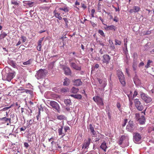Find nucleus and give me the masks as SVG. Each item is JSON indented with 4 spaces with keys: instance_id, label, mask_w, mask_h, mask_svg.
I'll return each mask as SVG.
<instances>
[{
    "instance_id": "40",
    "label": "nucleus",
    "mask_w": 154,
    "mask_h": 154,
    "mask_svg": "<svg viewBox=\"0 0 154 154\" xmlns=\"http://www.w3.org/2000/svg\"><path fill=\"white\" fill-rule=\"evenodd\" d=\"M86 154H97V152L94 150H91L89 152Z\"/></svg>"
},
{
    "instance_id": "48",
    "label": "nucleus",
    "mask_w": 154,
    "mask_h": 154,
    "mask_svg": "<svg viewBox=\"0 0 154 154\" xmlns=\"http://www.w3.org/2000/svg\"><path fill=\"white\" fill-rule=\"evenodd\" d=\"M24 146L26 147V148L27 149L29 146V145L26 142H25L24 144Z\"/></svg>"
},
{
    "instance_id": "24",
    "label": "nucleus",
    "mask_w": 154,
    "mask_h": 154,
    "mask_svg": "<svg viewBox=\"0 0 154 154\" xmlns=\"http://www.w3.org/2000/svg\"><path fill=\"white\" fill-rule=\"evenodd\" d=\"M70 96L75 98L79 99H81L82 98V96L80 94H71Z\"/></svg>"
},
{
    "instance_id": "8",
    "label": "nucleus",
    "mask_w": 154,
    "mask_h": 154,
    "mask_svg": "<svg viewBox=\"0 0 154 154\" xmlns=\"http://www.w3.org/2000/svg\"><path fill=\"white\" fill-rule=\"evenodd\" d=\"M141 139V136L140 134L137 132L134 133L133 136V140L137 143Z\"/></svg>"
},
{
    "instance_id": "1",
    "label": "nucleus",
    "mask_w": 154,
    "mask_h": 154,
    "mask_svg": "<svg viewBox=\"0 0 154 154\" xmlns=\"http://www.w3.org/2000/svg\"><path fill=\"white\" fill-rule=\"evenodd\" d=\"M117 75L121 85L123 86H125L126 85V82L125 81V78L122 72L119 70H118L117 71Z\"/></svg>"
},
{
    "instance_id": "6",
    "label": "nucleus",
    "mask_w": 154,
    "mask_h": 154,
    "mask_svg": "<svg viewBox=\"0 0 154 154\" xmlns=\"http://www.w3.org/2000/svg\"><path fill=\"white\" fill-rule=\"evenodd\" d=\"M135 129V127L133 121H130L127 126L126 129L128 131L132 132Z\"/></svg>"
},
{
    "instance_id": "19",
    "label": "nucleus",
    "mask_w": 154,
    "mask_h": 154,
    "mask_svg": "<svg viewBox=\"0 0 154 154\" xmlns=\"http://www.w3.org/2000/svg\"><path fill=\"white\" fill-rule=\"evenodd\" d=\"M0 121H3L5 122H9L10 123L11 122V119L10 118H7L5 117L2 118H0Z\"/></svg>"
},
{
    "instance_id": "16",
    "label": "nucleus",
    "mask_w": 154,
    "mask_h": 154,
    "mask_svg": "<svg viewBox=\"0 0 154 154\" xmlns=\"http://www.w3.org/2000/svg\"><path fill=\"white\" fill-rule=\"evenodd\" d=\"M70 66L73 68L74 69L78 70H80L81 68L79 66L76 65L74 63H70Z\"/></svg>"
},
{
    "instance_id": "51",
    "label": "nucleus",
    "mask_w": 154,
    "mask_h": 154,
    "mask_svg": "<svg viewBox=\"0 0 154 154\" xmlns=\"http://www.w3.org/2000/svg\"><path fill=\"white\" fill-rule=\"evenodd\" d=\"M122 138H121L119 139V145L122 144Z\"/></svg>"
},
{
    "instance_id": "30",
    "label": "nucleus",
    "mask_w": 154,
    "mask_h": 154,
    "mask_svg": "<svg viewBox=\"0 0 154 154\" xmlns=\"http://www.w3.org/2000/svg\"><path fill=\"white\" fill-rule=\"evenodd\" d=\"M59 9L65 12L69 11V10L66 7H64L63 8H60Z\"/></svg>"
},
{
    "instance_id": "60",
    "label": "nucleus",
    "mask_w": 154,
    "mask_h": 154,
    "mask_svg": "<svg viewBox=\"0 0 154 154\" xmlns=\"http://www.w3.org/2000/svg\"><path fill=\"white\" fill-rule=\"evenodd\" d=\"M151 33V32L150 31H147L146 33V35H149Z\"/></svg>"
},
{
    "instance_id": "20",
    "label": "nucleus",
    "mask_w": 154,
    "mask_h": 154,
    "mask_svg": "<svg viewBox=\"0 0 154 154\" xmlns=\"http://www.w3.org/2000/svg\"><path fill=\"white\" fill-rule=\"evenodd\" d=\"M89 129L91 132L92 133L93 135H95L96 134V132L94 131V128L93 127L92 124H90L89 125Z\"/></svg>"
},
{
    "instance_id": "12",
    "label": "nucleus",
    "mask_w": 154,
    "mask_h": 154,
    "mask_svg": "<svg viewBox=\"0 0 154 154\" xmlns=\"http://www.w3.org/2000/svg\"><path fill=\"white\" fill-rule=\"evenodd\" d=\"M140 9V8L138 6H134L133 8L129 10V12L131 13H136L138 12Z\"/></svg>"
},
{
    "instance_id": "45",
    "label": "nucleus",
    "mask_w": 154,
    "mask_h": 154,
    "mask_svg": "<svg viewBox=\"0 0 154 154\" xmlns=\"http://www.w3.org/2000/svg\"><path fill=\"white\" fill-rule=\"evenodd\" d=\"M95 10L94 9H92L91 10V15L92 17H94V14L95 12Z\"/></svg>"
},
{
    "instance_id": "7",
    "label": "nucleus",
    "mask_w": 154,
    "mask_h": 154,
    "mask_svg": "<svg viewBox=\"0 0 154 154\" xmlns=\"http://www.w3.org/2000/svg\"><path fill=\"white\" fill-rule=\"evenodd\" d=\"M15 73L14 72H9L8 73L6 76L3 78V80H7L8 82H10L15 76Z\"/></svg>"
},
{
    "instance_id": "42",
    "label": "nucleus",
    "mask_w": 154,
    "mask_h": 154,
    "mask_svg": "<svg viewBox=\"0 0 154 154\" xmlns=\"http://www.w3.org/2000/svg\"><path fill=\"white\" fill-rule=\"evenodd\" d=\"M138 94V93L137 91H135L134 93V94H133V99Z\"/></svg>"
},
{
    "instance_id": "26",
    "label": "nucleus",
    "mask_w": 154,
    "mask_h": 154,
    "mask_svg": "<svg viewBox=\"0 0 154 154\" xmlns=\"http://www.w3.org/2000/svg\"><path fill=\"white\" fill-rule=\"evenodd\" d=\"M66 118L65 116L64 115H59L57 116V119L61 120L63 119H64Z\"/></svg>"
},
{
    "instance_id": "11",
    "label": "nucleus",
    "mask_w": 154,
    "mask_h": 154,
    "mask_svg": "<svg viewBox=\"0 0 154 154\" xmlns=\"http://www.w3.org/2000/svg\"><path fill=\"white\" fill-rule=\"evenodd\" d=\"M98 81L100 84V86L104 88L106 85V79L105 78H103V79H100L99 78L98 79Z\"/></svg>"
},
{
    "instance_id": "4",
    "label": "nucleus",
    "mask_w": 154,
    "mask_h": 154,
    "mask_svg": "<svg viewBox=\"0 0 154 154\" xmlns=\"http://www.w3.org/2000/svg\"><path fill=\"white\" fill-rule=\"evenodd\" d=\"M134 103L137 109L139 111H142L144 109V106L141 104L138 99H134Z\"/></svg>"
},
{
    "instance_id": "49",
    "label": "nucleus",
    "mask_w": 154,
    "mask_h": 154,
    "mask_svg": "<svg viewBox=\"0 0 154 154\" xmlns=\"http://www.w3.org/2000/svg\"><path fill=\"white\" fill-rule=\"evenodd\" d=\"M43 40V38H41L38 41V44H41L42 41Z\"/></svg>"
},
{
    "instance_id": "27",
    "label": "nucleus",
    "mask_w": 154,
    "mask_h": 154,
    "mask_svg": "<svg viewBox=\"0 0 154 154\" xmlns=\"http://www.w3.org/2000/svg\"><path fill=\"white\" fill-rule=\"evenodd\" d=\"M54 16L57 18H58L59 20H61L62 19L61 16L60 14L59 13H55Z\"/></svg>"
},
{
    "instance_id": "35",
    "label": "nucleus",
    "mask_w": 154,
    "mask_h": 154,
    "mask_svg": "<svg viewBox=\"0 0 154 154\" xmlns=\"http://www.w3.org/2000/svg\"><path fill=\"white\" fill-rule=\"evenodd\" d=\"M10 64L14 67H15L16 66V63L13 61H11Z\"/></svg>"
},
{
    "instance_id": "3",
    "label": "nucleus",
    "mask_w": 154,
    "mask_h": 154,
    "mask_svg": "<svg viewBox=\"0 0 154 154\" xmlns=\"http://www.w3.org/2000/svg\"><path fill=\"white\" fill-rule=\"evenodd\" d=\"M93 99L99 106L103 105L104 103L101 97L98 96H94L93 97Z\"/></svg>"
},
{
    "instance_id": "32",
    "label": "nucleus",
    "mask_w": 154,
    "mask_h": 154,
    "mask_svg": "<svg viewBox=\"0 0 154 154\" xmlns=\"http://www.w3.org/2000/svg\"><path fill=\"white\" fill-rule=\"evenodd\" d=\"M63 19L64 21L66 26L67 27L68 26L69 23L68 19L66 17H63Z\"/></svg>"
},
{
    "instance_id": "38",
    "label": "nucleus",
    "mask_w": 154,
    "mask_h": 154,
    "mask_svg": "<svg viewBox=\"0 0 154 154\" xmlns=\"http://www.w3.org/2000/svg\"><path fill=\"white\" fill-rule=\"evenodd\" d=\"M98 33L102 36H103L104 37L105 36L103 30H98Z\"/></svg>"
},
{
    "instance_id": "34",
    "label": "nucleus",
    "mask_w": 154,
    "mask_h": 154,
    "mask_svg": "<svg viewBox=\"0 0 154 154\" xmlns=\"http://www.w3.org/2000/svg\"><path fill=\"white\" fill-rule=\"evenodd\" d=\"M152 62V61L150 60H149L147 62V64L146 66H145V67L146 68H147L149 67L150 63Z\"/></svg>"
},
{
    "instance_id": "13",
    "label": "nucleus",
    "mask_w": 154,
    "mask_h": 154,
    "mask_svg": "<svg viewBox=\"0 0 154 154\" xmlns=\"http://www.w3.org/2000/svg\"><path fill=\"white\" fill-rule=\"evenodd\" d=\"M91 140V139L90 138H88V140H86L83 144L82 146V149H85L88 147L90 143Z\"/></svg>"
},
{
    "instance_id": "18",
    "label": "nucleus",
    "mask_w": 154,
    "mask_h": 154,
    "mask_svg": "<svg viewBox=\"0 0 154 154\" xmlns=\"http://www.w3.org/2000/svg\"><path fill=\"white\" fill-rule=\"evenodd\" d=\"M100 147V148L103 149L104 152H106V150L107 148L106 142H103L102 143Z\"/></svg>"
},
{
    "instance_id": "17",
    "label": "nucleus",
    "mask_w": 154,
    "mask_h": 154,
    "mask_svg": "<svg viewBox=\"0 0 154 154\" xmlns=\"http://www.w3.org/2000/svg\"><path fill=\"white\" fill-rule=\"evenodd\" d=\"M104 28L107 30H113L114 31H115L116 29V27L113 25L109 26L106 25V27H104Z\"/></svg>"
},
{
    "instance_id": "58",
    "label": "nucleus",
    "mask_w": 154,
    "mask_h": 154,
    "mask_svg": "<svg viewBox=\"0 0 154 154\" xmlns=\"http://www.w3.org/2000/svg\"><path fill=\"white\" fill-rule=\"evenodd\" d=\"M75 5H80V3L79 2H78V1L77 0H76L75 1Z\"/></svg>"
},
{
    "instance_id": "43",
    "label": "nucleus",
    "mask_w": 154,
    "mask_h": 154,
    "mask_svg": "<svg viewBox=\"0 0 154 154\" xmlns=\"http://www.w3.org/2000/svg\"><path fill=\"white\" fill-rule=\"evenodd\" d=\"M132 67L134 70V71L136 70V69L137 65L135 63H133Z\"/></svg>"
},
{
    "instance_id": "50",
    "label": "nucleus",
    "mask_w": 154,
    "mask_h": 154,
    "mask_svg": "<svg viewBox=\"0 0 154 154\" xmlns=\"http://www.w3.org/2000/svg\"><path fill=\"white\" fill-rule=\"evenodd\" d=\"M99 19L101 21V22H102V23H103V24H104L106 26V25L104 23V20L103 19H102L101 17H99Z\"/></svg>"
},
{
    "instance_id": "52",
    "label": "nucleus",
    "mask_w": 154,
    "mask_h": 154,
    "mask_svg": "<svg viewBox=\"0 0 154 154\" xmlns=\"http://www.w3.org/2000/svg\"><path fill=\"white\" fill-rule=\"evenodd\" d=\"M144 63L143 62H141L139 64V66L140 67L144 66Z\"/></svg>"
},
{
    "instance_id": "37",
    "label": "nucleus",
    "mask_w": 154,
    "mask_h": 154,
    "mask_svg": "<svg viewBox=\"0 0 154 154\" xmlns=\"http://www.w3.org/2000/svg\"><path fill=\"white\" fill-rule=\"evenodd\" d=\"M116 106L119 111L122 112V109L120 108L121 106L120 103H117L116 104Z\"/></svg>"
},
{
    "instance_id": "31",
    "label": "nucleus",
    "mask_w": 154,
    "mask_h": 154,
    "mask_svg": "<svg viewBox=\"0 0 154 154\" xmlns=\"http://www.w3.org/2000/svg\"><path fill=\"white\" fill-rule=\"evenodd\" d=\"M64 102L66 105H70L71 103V101L70 100L68 99L65 100Z\"/></svg>"
},
{
    "instance_id": "15",
    "label": "nucleus",
    "mask_w": 154,
    "mask_h": 154,
    "mask_svg": "<svg viewBox=\"0 0 154 154\" xmlns=\"http://www.w3.org/2000/svg\"><path fill=\"white\" fill-rule=\"evenodd\" d=\"M82 82L80 79H75L73 81V84L75 85L79 86L82 85Z\"/></svg>"
},
{
    "instance_id": "2",
    "label": "nucleus",
    "mask_w": 154,
    "mask_h": 154,
    "mask_svg": "<svg viewBox=\"0 0 154 154\" xmlns=\"http://www.w3.org/2000/svg\"><path fill=\"white\" fill-rule=\"evenodd\" d=\"M49 104L52 107L53 109L55 111L60 112V107L59 104L54 101H50Z\"/></svg>"
},
{
    "instance_id": "39",
    "label": "nucleus",
    "mask_w": 154,
    "mask_h": 154,
    "mask_svg": "<svg viewBox=\"0 0 154 154\" xmlns=\"http://www.w3.org/2000/svg\"><path fill=\"white\" fill-rule=\"evenodd\" d=\"M115 41L116 42L115 45H120L121 44V42L120 41L118 40L117 39H115Z\"/></svg>"
},
{
    "instance_id": "10",
    "label": "nucleus",
    "mask_w": 154,
    "mask_h": 154,
    "mask_svg": "<svg viewBox=\"0 0 154 154\" xmlns=\"http://www.w3.org/2000/svg\"><path fill=\"white\" fill-rule=\"evenodd\" d=\"M37 75L38 79H40L43 78L45 75L44 70L40 69L37 72Z\"/></svg>"
},
{
    "instance_id": "41",
    "label": "nucleus",
    "mask_w": 154,
    "mask_h": 154,
    "mask_svg": "<svg viewBox=\"0 0 154 154\" xmlns=\"http://www.w3.org/2000/svg\"><path fill=\"white\" fill-rule=\"evenodd\" d=\"M42 48L41 44H38V46L37 47V49L38 51H40L41 50Z\"/></svg>"
},
{
    "instance_id": "63",
    "label": "nucleus",
    "mask_w": 154,
    "mask_h": 154,
    "mask_svg": "<svg viewBox=\"0 0 154 154\" xmlns=\"http://www.w3.org/2000/svg\"><path fill=\"white\" fill-rule=\"evenodd\" d=\"M115 9L116 11H119V8H115Z\"/></svg>"
},
{
    "instance_id": "22",
    "label": "nucleus",
    "mask_w": 154,
    "mask_h": 154,
    "mask_svg": "<svg viewBox=\"0 0 154 154\" xmlns=\"http://www.w3.org/2000/svg\"><path fill=\"white\" fill-rule=\"evenodd\" d=\"M33 61V59H30L28 60L23 62V64L24 65H28L31 64Z\"/></svg>"
},
{
    "instance_id": "57",
    "label": "nucleus",
    "mask_w": 154,
    "mask_h": 154,
    "mask_svg": "<svg viewBox=\"0 0 154 154\" xmlns=\"http://www.w3.org/2000/svg\"><path fill=\"white\" fill-rule=\"evenodd\" d=\"M38 1L42 3L47 2L46 0H38Z\"/></svg>"
},
{
    "instance_id": "46",
    "label": "nucleus",
    "mask_w": 154,
    "mask_h": 154,
    "mask_svg": "<svg viewBox=\"0 0 154 154\" xmlns=\"http://www.w3.org/2000/svg\"><path fill=\"white\" fill-rule=\"evenodd\" d=\"M113 20L114 21L116 22H117L119 21V19L116 16L114 17Z\"/></svg>"
},
{
    "instance_id": "62",
    "label": "nucleus",
    "mask_w": 154,
    "mask_h": 154,
    "mask_svg": "<svg viewBox=\"0 0 154 154\" xmlns=\"http://www.w3.org/2000/svg\"><path fill=\"white\" fill-rule=\"evenodd\" d=\"M69 128V127H65L64 128V130L66 132L67 131V130H68Z\"/></svg>"
},
{
    "instance_id": "64",
    "label": "nucleus",
    "mask_w": 154,
    "mask_h": 154,
    "mask_svg": "<svg viewBox=\"0 0 154 154\" xmlns=\"http://www.w3.org/2000/svg\"><path fill=\"white\" fill-rule=\"evenodd\" d=\"M66 110L67 111H70V108H69V107H66Z\"/></svg>"
},
{
    "instance_id": "25",
    "label": "nucleus",
    "mask_w": 154,
    "mask_h": 154,
    "mask_svg": "<svg viewBox=\"0 0 154 154\" xmlns=\"http://www.w3.org/2000/svg\"><path fill=\"white\" fill-rule=\"evenodd\" d=\"M62 129L63 127H62L61 128H59L58 130L59 135H62V137L65 135L62 132Z\"/></svg>"
},
{
    "instance_id": "54",
    "label": "nucleus",
    "mask_w": 154,
    "mask_h": 154,
    "mask_svg": "<svg viewBox=\"0 0 154 154\" xmlns=\"http://www.w3.org/2000/svg\"><path fill=\"white\" fill-rule=\"evenodd\" d=\"M26 129V128L24 126L23 127H22L21 128H20V130L21 131H25Z\"/></svg>"
},
{
    "instance_id": "29",
    "label": "nucleus",
    "mask_w": 154,
    "mask_h": 154,
    "mask_svg": "<svg viewBox=\"0 0 154 154\" xmlns=\"http://www.w3.org/2000/svg\"><path fill=\"white\" fill-rule=\"evenodd\" d=\"M7 35V34L5 32H3L0 35V39H3L5 38Z\"/></svg>"
},
{
    "instance_id": "33",
    "label": "nucleus",
    "mask_w": 154,
    "mask_h": 154,
    "mask_svg": "<svg viewBox=\"0 0 154 154\" xmlns=\"http://www.w3.org/2000/svg\"><path fill=\"white\" fill-rule=\"evenodd\" d=\"M20 38L22 39V42H23L24 43L26 41L27 38L26 36L23 35H22Z\"/></svg>"
},
{
    "instance_id": "9",
    "label": "nucleus",
    "mask_w": 154,
    "mask_h": 154,
    "mask_svg": "<svg viewBox=\"0 0 154 154\" xmlns=\"http://www.w3.org/2000/svg\"><path fill=\"white\" fill-rule=\"evenodd\" d=\"M110 59V57L108 55L105 54L103 56V63L107 64L109 63Z\"/></svg>"
},
{
    "instance_id": "21",
    "label": "nucleus",
    "mask_w": 154,
    "mask_h": 154,
    "mask_svg": "<svg viewBox=\"0 0 154 154\" xmlns=\"http://www.w3.org/2000/svg\"><path fill=\"white\" fill-rule=\"evenodd\" d=\"M140 123L141 124H143L145 122V118L144 116H142L138 120Z\"/></svg>"
},
{
    "instance_id": "56",
    "label": "nucleus",
    "mask_w": 154,
    "mask_h": 154,
    "mask_svg": "<svg viewBox=\"0 0 154 154\" xmlns=\"http://www.w3.org/2000/svg\"><path fill=\"white\" fill-rule=\"evenodd\" d=\"M14 106V104H12L10 106L6 107L7 108V109L8 110V109H9L11 108V107L13 106Z\"/></svg>"
},
{
    "instance_id": "61",
    "label": "nucleus",
    "mask_w": 154,
    "mask_h": 154,
    "mask_svg": "<svg viewBox=\"0 0 154 154\" xmlns=\"http://www.w3.org/2000/svg\"><path fill=\"white\" fill-rule=\"evenodd\" d=\"M99 67V65L98 64H96L95 65L94 67L95 68H98Z\"/></svg>"
},
{
    "instance_id": "36",
    "label": "nucleus",
    "mask_w": 154,
    "mask_h": 154,
    "mask_svg": "<svg viewBox=\"0 0 154 154\" xmlns=\"http://www.w3.org/2000/svg\"><path fill=\"white\" fill-rule=\"evenodd\" d=\"M25 92L29 94H31L32 93V91L29 90H23V91L22 92Z\"/></svg>"
},
{
    "instance_id": "28",
    "label": "nucleus",
    "mask_w": 154,
    "mask_h": 154,
    "mask_svg": "<svg viewBox=\"0 0 154 154\" xmlns=\"http://www.w3.org/2000/svg\"><path fill=\"white\" fill-rule=\"evenodd\" d=\"M72 93L74 94H76L79 91V89L74 87H72L71 90Z\"/></svg>"
},
{
    "instance_id": "59",
    "label": "nucleus",
    "mask_w": 154,
    "mask_h": 154,
    "mask_svg": "<svg viewBox=\"0 0 154 154\" xmlns=\"http://www.w3.org/2000/svg\"><path fill=\"white\" fill-rule=\"evenodd\" d=\"M21 42L20 40H19L17 42V43L16 44V46H18V45H20L21 44Z\"/></svg>"
},
{
    "instance_id": "23",
    "label": "nucleus",
    "mask_w": 154,
    "mask_h": 154,
    "mask_svg": "<svg viewBox=\"0 0 154 154\" xmlns=\"http://www.w3.org/2000/svg\"><path fill=\"white\" fill-rule=\"evenodd\" d=\"M70 81L69 79L65 78L64 79V82H63V85H68L69 84Z\"/></svg>"
},
{
    "instance_id": "44",
    "label": "nucleus",
    "mask_w": 154,
    "mask_h": 154,
    "mask_svg": "<svg viewBox=\"0 0 154 154\" xmlns=\"http://www.w3.org/2000/svg\"><path fill=\"white\" fill-rule=\"evenodd\" d=\"M11 3L15 5H17L18 4V3L16 1L14 0H12L11 2Z\"/></svg>"
},
{
    "instance_id": "14",
    "label": "nucleus",
    "mask_w": 154,
    "mask_h": 154,
    "mask_svg": "<svg viewBox=\"0 0 154 154\" xmlns=\"http://www.w3.org/2000/svg\"><path fill=\"white\" fill-rule=\"evenodd\" d=\"M63 69L64 71L65 74L67 75H70L71 74V71L69 68L66 66L63 68Z\"/></svg>"
},
{
    "instance_id": "5",
    "label": "nucleus",
    "mask_w": 154,
    "mask_h": 154,
    "mask_svg": "<svg viewBox=\"0 0 154 154\" xmlns=\"http://www.w3.org/2000/svg\"><path fill=\"white\" fill-rule=\"evenodd\" d=\"M140 96L142 99L146 103H149L152 101L151 98L144 93L142 92L140 94Z\"/></svg>"
},
{
    "instance_id": "55",
    "label": "nucleus",
    "mask_w": 154,
    "mask_h": 154,
    "mask_svg": "<svg viewBox=\"0 0 154 154\" xmlns=\"http://www.w3.org/2000/svg\"><path fill=\"white\" fill-rule=\"evenodd\" d=\"M75 58H72L70 59L69 60V62H71L72 61H73V60H75Z\"/></svg>"
},
{
    "instance_id": "53",
    "label": "nucleus",
    "mask_w": 154,
    "mask_h": 154,
    "mask_svg": "<svg viewBox=\"0 0 154 154\" xmlns=\"http://www.w3.org/2000/svg\"><path fill=\"white\" fill-rule=\"evenodd\" d=\"M82 7L84 9L87 8V6L84 4H82Z\"/></svg>"
},
{
    "instance_id": "47",
    "label": "nucleus",
    "mask_w": 154,
    "mask_h": 154,
    "mask_svg": "<svg viewBox=\"0 0 154 154\" xmlns=\"http://www.w3.org/2000/svg\"><path fill=\"white\" fill-rule=\"evenodd\" d=\"M135 116H136V118L138 119V120H139V119H140V114L139 113H136L135 114Z\"/></svg>"
}]
</instances>
